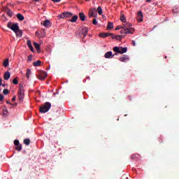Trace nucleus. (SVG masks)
<instances>
[{"mask_svg":"<svg viewBox=\"0 0 179 179\" xmlns=\"http://www.w3.org/2000/svg\"><path fill=\"white\" fill-rule=\"evenodd\" d=\"M121 62H128L129 61V57L128 55H124L122 57L120 58Z\"/></svg>","mask_w":179,"mask_h":179,"instance_id":"10","label":"nucleus"},{"mask_svg":"<svg viewBox=\"0 0 179 179\" xmlns=\"http://www.w3.org/2000/svg\"><path fill=\"white\" fill-rule=\"evenodd\" d=\"M32 59H33V55H29L28 56L27 62H30V61H31Z\"/></svg>","mask_w":179,"mask_h":179,"instance_id":"36","label":"nucleus"},{"mask_svg":"<svg viewBox=\"0 0 179 179\" xmlns=\"http://www.w3.org/2000/svg\"><path fill=\"white\" fill-rule=\"evenodd\" d=\"M134 30V28H127L120 31L121 34H132Z\"/></svg>","mask_w":179,"mask_h":179,"instance_id":"7","label":"nucleus"},{"mask_svg":"<svg viewBox=\"0 0 179 179\" xmlns=\"http://www.w3.org/2000/svg\"><path fill=\"white\" fill-rule=\"evenodd\" d=\"M14 33H15L17 37H22V36H23V32H22L19 28L17 31H15Z\"/></svg>","mask_w":179,"mask_h":179,"instance_id":"17","label":"nucleus"},{"mask_svg":"<svg viewBox=\"0 0 179 179\" xmlns=\"http://www.w3.org/2000/svg\"><path fill=\"white\" fill-rule=\"evenodd\" d=\"M92 24H94V26H97V20L96 18L93 19Z\"/></svg>","mask_w":179,"mask_h":179,"instance_id":"38","label":"nucleus"},{"mask_svg":"<svg viewBox=\"0 0 179 179\" xmlns=\"http://www.w3.org/2000/svg\"><path fill=\"white\" fill-rule=\"evenodd\" d=\"M51 108V103L45 102L43 105L40 107L39 111L41 113H48Z\"/></svg>","mask_w":179,"mask_h":179,"instance_id":"1","label":"nucleus"},{"mask_svg":"<svg viewBox=\"0 0 179 179\" xmlns=\"http://www.w3.org/2000/svg\"><path fill=\"white\" fill-rule=\"evenodd\" d=\"M114 28V24L111 22H109L108 23V29H113Z\"/></svg>","mask_w":179,"mask_h":179,"instance_id":"30","label":"nucleus"},{"mask_svg":"<svg viewBox=\"0 0 179 179\" xmlns=\"http://www.w3.org/2000/svg\"><path fill=\"white\" fill-rule=\"evenodd\" d=\"M1 86H3V87H5V84H2Z\"/></svg>","mask_w":179,"mask_h":179,"instance_id":"50","label":"nucleus"},{"mask_svg":"<svg viewBox=\"0 0 179 179\" xmlns=\"http://www.w3.org/2000/svg\"><path fill=\"white\" fill-rule=\"evenodd\" d=\"M131 44L134 47H135L136 44H135V41H132Z\"/></svg>","mask_w":179,"mask_h":179,"instance_id":"42","label":"nucleus"},{"mask_svg":"<svg viewBox=\"0 0 179 179\" xmlns=\"http://www.w3.org/2000/svg\"><path fill=\"white\" fill-rule=\"evenodd\" d=\"M87 33H89V29L86 27L83 28V29L81 31V34L83 36V38H85V37H86V36H87Z\"/></svg>","mask_w":179,"mask_h":179,"instance_id":"8","label":"nucleus"},{"mask_svg":"<svg viewBox=\"0 0 179 179\" xmlns=\"http://www.w3.org/2000/svg\"><path fill=\"white\" fill-rule=\"evenodd\" d=\"M76 20H78V15L73 16L72 18L69 21L71 22V23H75V22H76Z\"/></svg>","mask_w":179,"mask_h":179,"instance_id":"25","label":"nucleus"},{"mask_svg":"<svg viewBox=\"0 0 179 179\" xmlns=\"http://www.w3.org/2000/svg\"><path fill=\"white\" fill-rule=\"evenodd\" d=\"M18 94H24V88L22 85H20V88L18 90Z\"/></svg>","mask_w":179,"mask_h":179,"instance_id":"16","label":"nucleus"},{"mask_svg":"<svg viewBox=\"0 0 179 179\" xmlns=\"http://www.w3.org/2000/svg\"><path fill=\"white\" fill-rule=\"evenodd\" d=\"M7 27L8 29H10V30H13V31H17V30H19V24L17 23H13L11 22H9L7 24Z\"/></svg>","mask_w":179,"mask_h":179,"instance_id":"2","label":"nucleus"},{"mask_svg":"<svg viewBox=\"0 0 179 179\" xmlns=\"http://www.w3.org/2000/svg\"><path fill=\"white\" fill-rule=\"evenodd\" d=\"M115 30H120V28L117 27V28H115Z\"/></svg>","mask_w":179,"mask_h":179,"instance_id":"49","label":"nucleus"},{"mask_svg":"<svg viewBox=\"0 0 179 179\" xmlns=\"http://www.w3.org/2000/svg\"><path fill=\"white\" fill-rule=\"evenodd\" d=\"M37 78L39 80H44L47 78V73L45 71H39L37 74Z\"/></svg>","mask_w":179,"mask_h":179,"instance_id":"6","label":"nucleus"},{"mask_svg":"<svg viewBox=\"0 0 179 179\" xmlns=\"http://www.w3.org/2000/svg\"><path fill=\"white\" fill-rule=\"evenodd\" d=\"M24 145H27V146H29V145H30V139L29 138L24 139Z\"/></svg>","mask_w":179,"mask_h":179,"instance_id":"29","label":"nucleus"},{"mask_svg":"<svg viewBox=\"0 0 179 179\" xmlns=\"http://www.w3.org/2000/svg\"><path fill=\"white\" fill-rule=\"evenodd\" d=\"M3 100V95L0 94V101H2Z\"/></svg>","mask_w":179,"mask_h":179,"instance_id":"41","label":"nucleus"},{"mask_svg":"<svg viewBox=\"0 0 179 179\" xmlns=\"http://www.w3.org/2000/svg\"><path fill=\"white\" fill-rule=\"evenodd\" d=\"M43 25L45 27H50V26H51V23L50 22V20H45L43 22Z\"/></svg>","mask_w":179,"mask_h":179,"instance_id":"18","label":"nucleus"},{"mask_svg":"<svg viewBox=\"0 0 179 179\" xmlns=\"http://www.w3.org/2000/svg\"><path fill=\"white\" fill-rule=\"evenodd\" d=\"M27 78L29 79L30 78V75H31V70L30 69H27Z\"/></svg>","mask_w":179,"mask_h":179,"instance_id":"26","label":"nucleus"},{"mask_svg":"<svg viewBox=\"0 0 179 179\" xmlns=\"http://www.w3.org/2000/svg\"><path fill=\"white\" fill-rule=\"evenodd\" d=\"M167 58V56H165V59H166Z\"/></svg>","mask_w":179,"mask_h":179,"instance_id":"52","label":"nucleus"},{"mask_svg":"<svg viewBox=\"0 0 179 179\" xmlns=\"http://www.w3.org/2000/svg\"><path fill=\"white\" fill-rule=\"evenodd\" d=\"M16 100V96H13V98H12V101H15Z\"/></svg>","mask_w":179,"mask_h":179,"instance_id":"43","label":"nucleus"},{"mask_svg":"<svg viewBox=\"0 0 179 179\" xmlns=\"http://www.w3.org/2000/svg\"><path fill=\"white\" fill-rule=\"evenodd\" d=\"M3 94L6 96V94H9V90L5 89L3 90Z\"/></svg>","mask_w":179,"mask_h":179,"instance_id":"34","label":"nucleus"},{"mask_svg":"<svg viewBox=\"0 0 179 179\" xmlns=\"http://www.w3.org/2000/svg\"><path fill=\"white\" fill-rule=\"evenodd\" d=\"M17 19H18V20H20V22H22V20H24V16L21 15L20 13H18L17 14Z\"/></svg>","mask_w":179,"mask_h":179,"instance_id":"22","label":"nucleus"},{"mask_svg":"<svg viewBox=\"0 0 179 179\" xmlns=\"http://www.w3.org/2000/svg\"><path fill=\"white\" fill-rule=\"evenodd\" d=\"M34 66H41V61L38 60L33 63Z\"/></svg>","mask_w":179,"mask_h":179,"instance_id":"24","label":"nucleus"},{"mask_svg":"<svg viewBox=\"0 0 179 179\" xmlns=\"http://www.w3.org/2000/svg\"><path fill=\"white\" fill-rule=\"evenodd\" d=\"M120 20L122 22V23H127V17H125V15L121 14L120 15Z\"/></svg>","mask_w":179,"mask_h":179,"instance_id":"20","label":"nucleus"},{"mask_svg":"<svg viewBox=\"0 0 179 179\" xmlns=\"http://www.w3.org/2000/svg\"><path fill=\"white\" fill-rule=\"evenodd\" d=\"M79 17L81 22H85L86 20V15H85V13H79Z\"/></svg>","mask_w":179,"mask_h":179,"instance_id":"14","label":"nucleus"},{"mask_svg":"<svg viewBox=\"0 0 179 179\" xmlns=\"http://www.w3.org/2000/svg\"><path fill=\"white\" fill-rule=\"evenodd\" d=\"M23 99H24V94H18V100L20 103L23 101Z\"/></svg>","mask_w":179,"mask_h":179,"instance_id":"27","label":"nucleus"},{"mask_svg":"<svg viewBox=\"0 0 179 179\" xmlns=\"http://www.w3.org/2000/svg\"><path fill=\"white\" fill-rule=\"evenodd\" d=\"M13 85H17V83H19V81L17 80V78H14L13 80Z\"/></svg>","mask_w":179,"mask_h":179,"instance_id":"39","label":"nucleus"},{"mask_svg":"<svg viewBox=\"0 0 179 179\" xmlns=\"http://www.w3.org/2000/svg\"><path fill=\"white\" fill-rule=\"evenodd\" d=\"M137 15L138 17H140L138 19V22H143V20L142 19V17H143V14L142 13V11H138Z\"/></svg>","mask_w":179,"mask_h":179,"instance_id":"19","label":"nucleus"},{"mask_svg":"<svg viewBox=\"0 0 179 179\" xmlns=\"http://www.w3.org/2000/svg\"><path fill=\"white\" fill-rule=\"evenodd\" d=\"M113 51L115 52H117V54H125V52H127V51H128V48L125 47V48H118V46L114 47L113 48Z\"/></svg>","mask_w":179,"mask_h":179,"instance_id":"3","label":"nucleus"},{"mask_svg":"<svg viewBox=\"0 0 179 179\" xmlns=\"http://www.w3.org/2000/svg\"><path fill=\"white\" fill-rule=\"evenodd\" d=\"M96 10V8H91L89 12L90 17H93L94 16V11Z\"/></svg>","mask_w":179,"mask_h":179,"instance_id":"21","label":"nucleus"},{"mask_svg":"<svg viewBox=\"0 0 179 179\" xmlns=\"http://www.w3.org/2000/svg\"><path fill=\"white\" fill-rule=\"evenodd\" d=\"M11 106H17V103H14L13 104L11 103Z\"/></svg>","mask_w":179,"mask_h":179,"instance_id":"45","label":"nucleus"},{"mask_svg":"<svg viewBox=\"0 0 179 179\" xmlns=\"http://www.w3.org/2000/svg\"><path fill=\"white\" fill-rule=\"evenodd\" d=\"M15 150L20 152V150H22V144L17 145V147L15 148Z\"/></svg>","mask_w":179,"mask_h":179,"instance_id":"33","label":"nucleus"},{"mask_svg":"<svg viewBox=\"0 0 179 179\" xmlns=\"http://www.w3.org/2000/svg\"><path fill=\"white\" fill-rule=\"evenodd\" d=\"M97 12H98L99 15L103 14V9H101V6H99L97 8Z\"/></svg>","mask_w":179,"mask_h":179,"instance_id":"31","label":"nucleus"},{"mask_svg":"<svg viewBox=\"0 0 179 179\" xmlns=\"http://www.w3.org/2000/svg\"><path fill=\"white\" fill-rule=\"evenodd\" d=\"M14 145L15 146H19V145H20V142H19V140H15L14 141Z\"/></svg>","mask_w":179,"mask_h":179,"instance_id":"37","label":"nucleus"},{"mask_svg":"<svg viewBox=\"0 0 179 179\" xmlns=\"http://www.w3.org/2000/svg\"><path fill=\"white\" fill-rule=\"evenodd\" d=\"M34 47L36 48L37 52H40V51H41V48H40V45L38 43L34 42Z\"/></svg>","mask_w":179,"mask_h":179,"instance_id":"15","label":"nucleus"},{"mask_svg":"<svg viewBox=\"0 0 179 179\" xmlns=\"http://www.w3.org/2000/svg\"><path fill=\"white\" fill-rule=\"evenodd\" d=\"M115 55H117V53H115V55H113V52L109 51L105 53L104 57L105 58H114Z\"/></svg>","mask_w":179,"mask_h":179,"instance_id":"9","label":"nucleus"},{"mask_svg":"<svg viewBox=\"0 0 179 179\" xmlns=\"http://www.w3.org/2000/svg\"><path fill=\"white\" fill-rule=\"evenodd\" d=\"M3 114L4 115H6V114H8V108H6V107H4V108L3 109Z\"/></svg>","mask_w":179,"mask_h":179,"instance_id":"35","label":"nucleus"},{"mask_svg":"<svg viewBox=\"0 0 179 179\" xmlns=\"http://www.w3.org/2000/svg\"><path fill=\"white\" fill-rule=\"evenodd\" d=\"M6 103H7V104H10V105L12 104V103H10V102H9V101H7Z\"/></svg>","mask_w":179,"mask_h":179,"instance_id":"47","label":"nucleus"},{"mask_svg":"<svg viewBox=\"0 0 179 179\" xmlns=\"http://www.w3.org/2000/svg\"><path fill=\"white\" fill-rule=\"evenodd\" d=\"M52 2H55V3H57L58 2H61V0H52Z\"/></svg>","mask_w":179,"mask_h":179,"instance_id":"40","label":"nucleus"},{"mask_svg":"<svg viewBox=\"0 0 179 179\" xmlns=\"http://www.w3.org/2000/svg\"><path fill=\"white\" fill-rule=\"evenodd\" d=\"M71 16H73V13L66 11L61 13L59 17H60V19H65V17H71Z\"/></svg>","mask_w":179,"mask_h":179,"instance_id":"4","label":"nucleus"},{"mask_svg":"<svg viewBox=\"0 0 179 179\" xmlns=\"http://www.w3.org/2000/svg\"><path fill=\"white\" fill-rule=\"evenodd\" d=\"M99 36V37H102V38H106V37H110V36L113 40L115 39V36H114V34L111 33H100Z\"/></svg>","mask_w":179,"mask_h":179,"instance_id":"5","label":"nucleus"},{"mask_svg":"<svg viewBox=\"0 0 179 179\" xmlns=\"http://www.w3.org/2000/svg\"><path fill=\"white\" fill-rule=\"evenodd\" d=\"M34 1H35V2H39L40 1V0H34Z\"/></svg>","mask_w":179,"mask_h":179,"instance_id":"48","label":"nucleus"},{"mask_svg":"<svg viewBox=\"0 0 179 179\" xmlns=\"http://www.w3.org/2000/svg\"><path fill=\"white\" fill-rule=\"evenodd\" d=\"M3 65L5 68H8V66H9V59H6V60H4V62H3Z\"/></svg>","mask_w":179,"mask_h":179,"instance_id":"23","label":"nucleus"},{"mask_svg":"<svg viewBox=\"0 0 179 179\" xmlns=\"http://www.w3.org/2000/svg\"><path fill=\"white\" fill-rule=\"evenodd\" d=\"M146 2H148V3L152 2V0H146Z\"/></svg>","mask_w":179,"mask_h":179,"instance_id":"46","label":"nucleus"},{"mask_svg":"<svg viewBox=\"0 0 179 179\" xmlns=\"http://www.w3.org/2000/svg\"><path fill=\"white\" fill-rule=\"evenodd\" d=\"M10 78V73L9 71L5 72L3 75L4 80H9Z\"/></svg>","mask_w":179,"mask_h":179,"instance_id":"12","label":"nucleus"},{"mask_svg":"<svg viewBox=\"0 0 179 179\" xmlns=\"http://www.w3.org/2000/svg\"><path fill=\"white\" fill-rule=\"evenodd\" d=\"M7 15L10 17H12V16H13V14L12 13V10H10V9L9 8H7Z\"/></svg>","mask_w":179,"mask_h":179,"instance_id":"28","label":"nucleus"},{"mask_svg":"<svg viewBox=\"0 0 179 179\" xmlns=\"http://www.w3.org/2000/svg\"><path fill=\"white\" fill-rule=\"evenodd\" d=\"M0 86H2V78H0Z\"/></svg>","mask_w":179,"mask_h":179,"instance_id":"44","label":"nucleus"},{"mask_svg":"<svg viewBox=\"0 0 179 179\" xmlns=\"http://www.w3.org/2000/svg\"><path fill=\"white\" fill-rule=\"evenodd\" d=\"M115 38L118 41H121V40H122V35H117L115 36Z\"/></svg>","mask_w":179,"mask_h":179,"instance_id":"32","label":"nucleus"},{"mask_svg":"<svg viewBox=\"0 0 179 179\" xmlns=\"http://www.w3.org/2000/svg\"><path fill=\"white\" fill-rule=\"evenodd\" d=\"M131 157H132V159H134V157H135V155H133L131 156Z\"/></svg>","mask_w":179,"mask_h":179,"instance_id":"51","label":"nucleus"},{"mask_svg":"<svg viewBox=\"0 0 179 179\" xmlns=\"http://www.w3.org/2000/svg\"><path fill=\"white\" fill-rule=\"evenodd\" d=\"M27 44L29 48V50L32 52H34V48H33V45H31V41H27Z\"/></svg>","mask_w":179,"mask_h":179,"instance_id":"13","label":"nucleus"},{"mask_svg":"<svg viewBox=\"0 0 179 179\" xmlns=\"http://www.w3.org/2000/svg\"><path fill=\"white\" fill-rule=\"evenodd\" d=\"M122 29H132V24L129 22H126L125 24H122Z\"/></svg>","mask_w":179,"mask_h":179,"instance_id":"11","label":"nucleus"}]
</instances>
